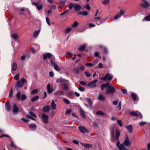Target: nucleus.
I'll return each instance as SVG.
<instances>
[{
  "label": "nucleus",
  "instance_id": "42",
  "mask_svg": "<svg viewBox=\"0 0 150 150\" xmlns=\"http://www.w3.org/2000/svg\"><path fill=\"white\" fill-rule=\"evenodd\" d=\"M20 96H21V93L20 92H18L17 94L16 95V97L19 100L20 99Z\"/></svg>",
  "mask_w": 150,
  "mask_h": 150
},
{
  "label": "nucleus",
  "instance_id": "29",
  "mask_svg": "<svg viewBox=\"0 0 150 150\" xmlns=\"http://www.w3.org/2000/svg\"><path fill=\"white\" fill-rule=\"evenodd\" d=\"M17 67L16 64V63H14L12 66V70L13 71H15Z\"/></svg>",
  "mask_w": 150,
  "mask_h": 150
},
{
  "label": "nucleus",
  "instance_id": "2",
  "mask_svg": "<svg viewBox=\"0 0 150 150\" xmlns=\"http://www.w3.org/2000/svg\"><path fill=\"white\" fill-rule=\"evenodd\" d=\"M115 89L111 85H109L108 87V88L106 90V94L107 95L110 93H113L115 91Z\"/></svg>",
  "mask_w": 150,
  "mask_h": 150
},
{
  "label": "nucleus",
  "instance_id": "36",
  "mask_svg": "<svg viewBox=\"0 0 150 150\" xmlns=\"http://www.w3.org/2000/svg\"><path fill=\"white\" fill-rule=\"evenodd\" d=\"M114 132L115 130L114 128L111 129L110 133L111 136L112 137H114Z\"/></svg>",
  "mask_w": 150,
  "mask_h": 150
},
{
  "label": "nucleus",
  "instance_id": "5",
  "mask_svg": "<svg viewBox=\"0 0 150 150\" xmlns=\"http://www.w3.org/2000/svg\"><path fill=\"white\" fill-rule=\"evenodd\" d=\"M142 1L141 5L142 7L145 8H147L150 7V4L146 0H142Z\"/></svg>",
  "mask_w": 150,
  "mask_h": 150
},
{
  "label": "nucleus",
  "instance_id": "6",
  "mask_svg": "<svg viewBox=\"0 0 150 150\" xmlns=\"http://www.w3.org/2000/svg\"><path fill=\"white\" fill-rule=\"evenodd\" d=\"M26 82V80L24 78H22L20 80H19L17 83V86L20 87L23 86L24 83Z\"/></svg>",
  "mask_w": 150,
  "mask_h": 150
},
{
  "label": "nucleus",
  "instance_id": "46",
  "mask_svg": "<svg viewBox=\"0 0 150 150\" xmlns=\"http://www.w3.org/2000/svg\"><path fill=\"white\" fill-rule=\"evenodd\" d=\"M13 91L11 89L9 93L8 97L9 98H10L12 97L13 96Z\"/></svg>",
  "mask_w": 150,
  "mask_h": 150
},
{
  "label": "nucleus",
  "instance_id": "24",
  "mask_svg": "<svg viewBox=\"0 0 150 150\" xmlns=\"http://www.w3.org/2000/svg\"><path fill=\"white\" fill-rule=\"evenodd\" d=\"M51 106L52 109L53 110H55L56 109V105L54 102V100H53L52 101L51 103Z\"/></svg>",
  "mask_w": 150,
  "mask_h": 150
},
{
  "label": "nucleus",
  "instance_id": "26",
  "mask_svg": "<svg viewBox=\"0 0 150 150\" xmlns=\"http://www.w3.org/2000/svg\"><path fill=\"white\" fill-rule=\"evenodd\" d=\"M98 99L100 100H105V98L102 94H100L98 96Z\"/></svg>",
  "mask_w": 150,
  "mask_h": 150
},
{
  "label": "nucleus",
  "instance_id": "12",
  "mask_svg": "<svg viewBox=\"0 0 150 150\" xmlns=\"http://www.w3.org/2000/svg\"><path fill=\"white\" fill-rule=\"evenodd\" d=\"M68 81V80H66L63 78H60L57 79L56 80V82L57 83H61L62 82H67Z\"/></svg>",
  "mask_w": 150,
  "mask_h": 150
},
{
  "label": "nucleus",
  "instance_id": "15",
  "mask_svg": "<svg viewBox=\"0 0 150 150\" xmlns=\"http://www.w3.org/2000/svg\"><path fill=\"white\" fill-rule=\"evenodd\" d=\"M74 8L75 11H77L80 10L81 7L79 4H76L74 6Z\"/></svg>",
  "mask_w": 150,
  "mask_h": 150
},
{
  "label": "nucleus",
  "instance_id": "51",
  "mask_svg": "<svg viewBox=\"0 0 150 150\" xmlns=\"http://www.w3.org/2000/svg\"><path fill=\"white\" fill-rule=\"evenodd\" d=\"M121 16V15L119 13H118V14H117L114 17V18L115 19H117L119 18H120V17Z\"/></svg>",
  "mask_w": 150,
  "mask_h": 150
},
{
  "label": "nucleus",
  "instance_id": "17",
  "mask_svg": "<svg viewBox=\"0 0 150 150\" xmlns=\"http://www.w3.org/2000/svg\"><path fill=\"white\" fill-rule=\"evenodd\" d=\"M40 30L34 31L33 34V37L34 38H37L38 35L40 33Z\"/></svg>",
  "mask_w": 150,
  "mask_h": 150
},
{
  "label": "nucleus",
  "instance_id": "53",
  "mask_svg": "<svg viewBox=\"0 0 150 150\" xmlns=\"http://www.w3.org/2000/svg\"><path fill=\"white\" fill-rule=\"evenodd\" d=\"M79 83L81 84L83 86H85L87 84L84 81H80Z\"/></svg>",
  "mask_w": 150,
  "mask_h": 150
},
{
  "label": "nucleus",
  "instance_id": "38",
  "mask_svg": "<svg viewBox=\"0 0 150 150\" xmlns=\"http://www.w3.org/2000/svg\"><path fill=\"white\" fill-rule=\"evenodd\" d=\"M26 98L27 97L24 94H23L21 96L20 99L22 100H25Z\"/></svg>",
  "mask_w": 150,
  "mask_h": 150
},
{
  "label": "nucleus",
  "instance_id": "39",
  "mask_svg": "<svg viewBox=\"0 0 150 150\" xmlns=\"http://www.w3.org/2000/svg\"><path fill=\"white\" fill-rule=\"evenodd\" d=\"M117 122L118 124L119 125L120 127H122L123 125V124L121 120H118L117 121Z\"/></svg>",
  "mask_w": 150,
  "mask_h": 150
},
{
  "label": "nucleus",
  "instance_id": "16",
  "mask_svg": "<svg viewBox=\"0 0 150 150\" xmlns=\"http://www.w3.org/2000/svg\"><path fill=\"white\" fill-rule=\"evenodd\" d=\"M29 127L32 130H35L37 128V125L35 124H32L29 126Z\"/></svg>",
  "mask_w": 150,
  "mask_h": 150
},
{
  "label": "nucleus",
  "instance_id": "32",
  "mask_svg": "<svg viewBox=\"0 0 150 150\" xmlns=\"http://www.w3.org/2000/svg\"><path fill=\"white\" fill-rule=\"evenodd\" d=\"M39 96H36L33 97L31 100L32 102H34L38 99L39 98Z\"/></svg>",
  "mask_w": 150,
  "mask_h": 150
},
{
  "label": "nucleus",
  "instance_id": "4",
  "mask_svg": "<svg viewBox=\"0 0 150 150\" xmlns=\"http://www.w3.org/2000/svg\"><path fill=\"white\" fill-rule=\"evenodd\" d=\"M130 114L132 116L139 117L141 118L142 117V114L137 111L131 112H130Z\"/></svg>",
  "mask_w": 150,
  "mask_h": 150
},
{
  "label": "nucleus",
  "instance_id": "40",
  "mask_svg": "<svg viewBox=\"0 0 150 150\" xmlns=\"http://www.w3.org/2000/svg\"><path fill=\"white\" fill-rule=\"evenodd\" d=\"M54 69L57 71H59L60 70V69L59 68L58 65L57 64L54 66Z\"/></svg>",
  "mask_w": 150,
  "mask_h": 150
},
{
  "label": "nucleus",
  "instance_id": "47",
  "mask_svg": "<svg viewBox=\"0 0 150 150\" xmlns=\"http://www.w3.org/2000/svg\"><path fill=\"white\" fill-rule=\"evenodd\" d=\"M26 117L30 119L34 120H35V119L33 117H31L30 116L28 115H26Z\"/></svg>",
  "mask_w": 150,
  "mask_h": 150
},
{
  "label": "nucleus",
  "instance_id": "13",
  "mask_svg": "<svg viewBox=\"0 0 150 150\" xmlns=\"http://www.w3.org/2000/svg\"><path fill=\"white\" fill-rule=\"evenodd\" d=\"M47 92L48 93H51L53 91V86L52 85L48 84L47 86Z\"/></svg>",
  "mask_w": 150,
  "mask_h": 150
},
{
  "label": "nucleus",
  "instance_id": "63",
  "mask_svg": "<svg viewBox=\"0 0 150 150\" xmlns=\"http://www.w3.org/2000/svg\"><path fill=\"white\" fill-rule=\"evenodd\" d=\"M88 14V13L87 11L83 12V16H87Z\"/></svg>",
  "mask_w": 150,
  "mask_h": 150
},
{
  "label": "nucleus",
  "instance_id": "37",
  "mask_svg": "<svg viewBox=\"0 0 150 150\" xmlns=\"http://www.w3.org/2000/svg\"><path fill=\"white\" fill-rule=\"evenodd\" d=\"M78 23L76 21L74 22V23L71 26L75 28L78 25Z\"/></svg>",
  "mask_w": 150,
  "mask_h": 150
},
{
  "label": "nucleus",
  "instance_id": "9",
  "mask_svg": "<svg viewBox=\"0 0 150 150\" xmlns=\"http://www.w3.org/2000/svg\"><path fill=\"white\" fill-rule=\"evenodd\" d=\"M43 119V121L45 123H47L48 122L49 117L47 115H45L44 113H42V116Z\"/></svg>",
  "mask_w": 150,
  "mask_h": 150
},
{
  "label": "nucleus",
  "instance_id": "14",
  "mask_svg": "<svg viewBox=\"0 0 150 150\" xmlns=\"http://www.w3.org/2000/svg\"><path fill=\"white\" fill-rule=\"evenodd\" d=\"M32 3L33 4L36 6L37 8L39 11H40L42 8V6L41 4L38 5V3H35L34 2H33Z\"/></svg>",
  "mask_w": 150,
  "mask_h": 150
},
{
  "label": "nucleus",
  "instance_id": "27",
  "mask_svg": "<svg viewBox=\"0 0 150 150\" xmlns=\"http://www.w3.org/2000/svg\"><path fill=\"white\" fill-rule=\"evenodd\" d=\"M125 146L124 144L122 143L121 144L118 148L120 150H124L126 148L125 147Z\"/></svg>",
  "mask_w": 150,
  "mask_h": 150
},
{
  "label": "nucleus",
  "instance_id": "48",
  "mask_svg": "<svg viewBox=\"0 0 150 150\" xmlns=\"http://www.w3.org/2000/svg\"><path fill=\"white\" fill-rule=\"evenodd\" d=\"M72 111V110L71 109H69L67 110L65 112V114H68L71 112Z\"/></svg>",
  "mask_w": 150,
  "mask_h": 150
},
{
  "label": "nucleus",
  "instance_id": "44",
  "mask_svg": "<svg viewBox=\"0 0 150 150\" xmlns=\"http://www.w3.org/2000/svg\"><path fill=\"white\" fill-rule=\"evenodd\" d=\"M38 89H35L33 90L32 92L31 93L33 94H34L37 93L38 92Z\"/></svg>",
  "mask_w": 150,
  "mask_h": 150
},
{
  "label": "nucleus",
  "instance_id": "7",
  "mask_svg": "<svg viewBox=\"0 0 150 150\" xmlns=\"http://www.w3.org/2000/svg\"><path fill=\"white\" fill-rule=\"evenodd\" d=\"M13 115H15L17 114L19 111V108L16 104H14L13 105Z\"/></svg>",
  "mask_w": 150,
  "mask_h": 150
},
{
  "label": "nucleus",
  "instance_id": "22",
  "mask_svg": "<svg viewBox=\"0 0 150 150\" xmlns=\"http://www.w3.org/2000/svg\"><path fill=\"white\" fill-rule=\"evenodd\" d=\"M80 112L82 116L84 118H86V116L84 111L81 108L80 109Z\"/></svg>",
  "mask_w": 150,
  "mask_h": 150
},
{
  "label": "nucleus",
  "instance_id": "10",
  "mask_svg": "<svg viewBox=\"0 0 150 150\" xmlns=\"http://www.w3.org/2000/svg\"><path fill=\"white\" fill-rule=\"evenodd\" d=\"M97 81L98 80H95L93 81H91L88 83V86L92 87H96V83Z\"/></svg>",
  "mask_w": 150,
  "mask_h": 150
},
{
  "label": "nucleus",
  "instance_id": "41",
  "mask_svg": "<svg viewBox=\"0 0 150 150\" xmlns=\"http://www.w3.org/2000/svg\"><path fill=\"white\" fill-rule=\"evenodd\" d=\"M144 19L146 21H150V15H149L144 17Z\"/></svg>",
  "mask_w": 150,
  "mask_h": 150
},
{
  "label": "nucleus",
  "instance_id": "58",
  "mask_svg": "<svg viewBox=\"0 0 150 150\" xmlns=\"http://www.w3.org/2000/svg\"><path fill=\"white\" fill-rule=\"evenodd\" d=\"M85 8L88 10H90L91 9V8L89 6L88 4H87L86 6H85Z\"/></svg>",
  "mask_w": 150,
  "mask_h": 150
},
{
  "label": "nucleus",
  "instance_id": "33",
  "mask_svg": "<svg viewBox=\"0 0 150 150\" xmlns=\"http://www.w3.org/2000/svg\"><path fill=\"white\" fill-rule=\"evenodd\" d=\"M72 28L71 27L65 29V33L66 34L69 33L71 30Z\"/></svg>",
  "mask_w": 150,
  "mask_h": 150
},
{
  "label": "nucleus",
  "instance_id": "55",
  "mask_svg": "<svg viewBox=\"0 0 150 150\" xmlns=\"http://www.w3.org/2000/svg\"><path fill=\"white\" fill-rule=\"evenodd\" d=\"M10 142H11V143L10 144L11 146L12 147H13L15 149H16V146L13 144V143L11 141H10Z\"/></svg>",
  "mask_w": 150,
  "mask_h": 150
},
{
  "label": "nucleus",
  "instance_id": "11",
  "mask_svg": "<svg viewBox=\"0 0 150 150\" xmlns=\"http://www.w3.org/2000/svg\"><path fill=\"white\" fill-rule=\"evenodd\" d=\"M79 129L80 131L82 133H85L87 132L88 133L89 132L88 131L87 128L83 126H79Z\"/></svg>",
  "mask_w": 150,
  "mask_h": 150
},
{
  "label": "nucleus",
  "instance_id": "23",
  "mask_svg": "<svg viewBox=\"0 0 150 150\" xmlns=\"http://www.w3.org/2000/svg\"><path fill=\"white\" fill-rule=\"evenodd\" d=\"M86 44H85L83 45H81L78 48V50L80 51H83L84 50L85 48Z\"/></svg>",
  "mask_w": 150,
  "mask_h": 150
},
{
  "label": "nucleus",
  "instance_id": "3",
  "mask_svg": "<svg viewBox=\"0 0 150 150\" xmlns=\"http://www.w3.org/2000/svg\"><path fill=\"white\" fill-rule=\"evenodd\" d=\"M112 76L108 73L106 74L104 77H102L100 78V80L103 81H110L112 79Z\"/></svg>",
  "mask_w": 150,
  "mask_h": 150
},
{
  "label": "nucleus",
  "instance_id": "35",
  "mask_svg": "<svg viewBox=\"0 0 150 150\" xmlns=\"http://www.w3.org/2000/svg\"><path fill=\"white\" fill-rule=\"evenodd\" d=\"M63 88L64 90H67L68 89V85L67 83H63Z\"/></svg>",
  "mask_w": 150,
  "mask_h": 150
},
{
  "label": "nucleus",
  "instance_id": "18",
  "mask_svg": "<svg viewBox=\"0 0 150 150\" xmlns=\"http://www.w3.org/2000/svg\"><path fill=\"white\" fill-rule=\"evenodd\" d=\"M51 57V54L49 53H48L46 54H44L43 59L44 60H45L47 59V58H50Z\"/></svg>",
  "mask_w": 150,
  "mask_h": 150
},
{
  "label": "nucleus",
  "instance_id": "28",
  "mask_svg": "<svg viewBox=\"0 0 150 150\" xmlns=\"http://www.w3.org/2000/svg\"><path fill=\"white\" fill-rule=\"evenodd\" d=\"M12 37L14 40L17 39L18 35L16 33H11V34Z\"/></svg>",
  "mask_w": 150,
  "mask_h": 150
},
{
  "label": "nucleus",
  "instance_id": "30",
  "mask_svg": "<svg viewBox=\"0 0 150 150\" xmlns=\"http://www.w3.org/2000/svg\"><path fill=\"white\" fill-rule=\"evenodd\" d=\"M5 108L8 111H9L11 110V108L10 106V105L9 104H6L5 106Z\"/></svg>",
  "mask_w": 150,
  "mask_h": 150
},
{
  "label": "nucleus",
  "instance_id": "1",
  "mask_svg": "<svg viewBox=\"0 0 150 150\" xmlns=\"http://www.w3.org/2000/svg\"><path fill=\"white\" fill-rule=\"evenodd\" d=\"M123 143L125 146H129L131 144V142L129 139V138L127 135H125L124 137V140Z\"/></svg>",
  "mask_w": 150,
  "mask_h": 150
},
{
  "label": "nucleus",
  "instance_id": "31",
  "mask_svg": "<svg viewBox=\"0 0 150 150\" xmlns=\"http://www.w3.org/2000/svg\"><path fill=\"white\" fill-rule=\"evenodd\" d=\"M54 95H64V93H63L62 91H57L55 92L54 93Z\"/></svg>",
  "mask_w": 150,
  "mask_h": 150
},
{
  "label": "nucleus",
  "instance_id": "49",
  "mask_svg": "<svg viewBox=\"0 0 150 150\" xmlns=\"http://www.w3.org/2000/svg\"><path fill=\"white\" fill-rule=\"evenodd\" d=\"M79 69H80L79 67L76 68L74 70L76 74H77L79 72Z\"/></svg>",
  "mask_w": 150,
  "mask_h": 150
},
{
  "label": "nucleus",
  "instance_id": "45",
  "mask_svg": "<svg viewBox=\"0 0 150 150\" xmlns=\"http://www.w3.org/2000/svg\"><path fill=\"white\" fill-rule=\"evenodd\" d=\"M96 113L98 115H103L104 114V113L103 112L101 111H97L96 112Z\"/></svg>",
  "mask_w": 150,
  "mask_h": 150
},
{
  "label": "nucleus",
  "instance_id": "43",
  "mask_svg": "<svg viewBox=\"0 0 150 150\" xmlns=\"http://www.w3.org/2000/svg\"><path fill=\"white\" fill-rule=\"evenodd\" d=\"M78 89L80 91L82 92L84 91L85 90V88L84 87L82 86H80L78 88Z\"/></svg>",
  "mask_w": 150,
  "mask_h": 150
},
{
  "label": "nucleus",
  "instance_id": "19",
  "mask_svg": "<svg viewBox=\"0 0 150 150\" xmlns=\"http://www.w3.org/2000/svg\"><path fill=\"white\" fill-rule=\"evenodd\" d=\"M109 85H110L109 83H107L105 84H103L101 85V88L102 90H104V88H108V87Z\"/></svg>",
  "mask_w": 150,
  "mask_h": 150
},
{
  "label": "nucleus",
  "instance_id": "62",
  "mask_svg": "<svg viewBox=\"0 0 150 150\" xmlns=\"http://www.w3.org/2000/svg\"><path fill=\"white\" fill-rule=\"evenodd\" d=\"M125 12V11H124V10H122L120 11V13H119L121 16Z\"/></svg>",
  "mask_w": 150,
  "mask_h": 150
},
{
  "label": "nucleus",
  "instance_id": "34",
  "mask_svg": "<svg viewBox=\"0 0 150 150\" xmlns=\"http://www.w3.org/2000/svg\"><path fill=\"white\" fill-rule=\"evenodd\" d=\"M131 96L134 101H135L137 99V96L136 95L133 93L131 94Z\"/></svg>",
  "mask_w": 150,
  "mask_h": 150
},
{
  "label": "nucleus",
  "instance_id": "50",
  "mask_svg": "<svg viewBox=\"0 0 150 150\" xmlns=\"http://www.w3.org/2000/svg\"><path fill=\"white\" fill-rule=\"evenodd\" d=\"M63 101L66 104H69L70 103L69 101L67 99H64Z\"/></svg>",
  "mask_w": 150,
  "mask_h": 150
},
{
  "label": "nucleus",
  "instance_id": "20",
  "mask_svg": "<svg viewBox=\"0 0 150 150\" xmlns=\"http://www.w3.org/2000/svg\"><path fill=\"white\" fill-rule=\"evenodd\" d=\"M126 128L130 133H131L132 132L133 128L132 127L131 125H129L126 126Z\"/></svg>",
  "mask_w": 150,
  "mask_h": 150
},
{
  "label": "nucleus",
  "instance_id": "60",
  "mask_svg": "<svg viewBox=\"0 0 150 150\" xmlns=\"http://www.w3.org/2000/svg\"><path fill=\"white\" fill-rule=\"evenodd\" d=\"M46 19L47 23L50 26V20L49 18L48 17H46Z\"/></svg>",
  "mask_w": 150,
  "mask_h": 150
},
{
  "label": "nucleus",
  "instance_id": "54",
  "mask_svg": "<svg viewBox=\"0 0 150 150\" xmlns=\"http://www.w3.org/2000/svg\"><path fill=\"white\" fill-rule=\"evenodd\" d=\"M103 22L102 21V20H100L96 21V23L98 25H99L101 23H102Z\"/></svg>",
  "mask_w": 150,
  "mask_h": 150
},
{
  "label": "nucleus",
  "instance_id": "8",
  "mask_svg": "<svg viewBox=\"0 0 150 150\" xmlns=\"http://www.w3.org/2000/svg\"><path fill=\"white\" fill-rule=\"evenodd\" d=\"M120 135V132L119 131L117 130L116 131V134L115 135V139L117 140H118V142H117L116 145L118 147L119 146H120V142L119 140V137Z\"/></svg>",
  "mask_w": 150,
  "mask_h": 150
},
{
  "label": "nucleus",
  "instance_id": "52",
  "mask_svg": "<svg viewBox=\"0 0 150 150\" xmlns=\"http://www.w3.org/2000/svg\"><path fill=\"white\" fill-rule=\"evenodd\" d=\"M74 6L73 4L72 3H69V8L70 9H71Z\"/></svg>",
  "mask_w": 150,
  "mask_h": 150
},
{
  "label": "nucleus",
  "instance_id": "59",
  "mask_svg": "<svg viewBox=\"0 0 150 150\" xmlns=\"http://www.w3.org/2000/svg\"><path fill=\"white\" fill-rule=\"evenodd\" d=\"M26 58V57L25 55H22L21 57V59L22 61H23Z\"/></svg>",
  "mask_w": 150,
  "mask_h": 150
},
{
  "label": "nucleus",
  "instance_id": "56",
  "mask_svg": "<svg viewBox=\"0 0 150 150\" xmlns=\"http://www.w3.org/2000/svg\"><path fill=\"white\" fill-rule=\"evenodd\" d=\"M4 137H8V138H11V137L9 136L8 135H7V134H3L1 135L0 136V138H2Z\"/></svg>",
  "mask_w": 150,
  "mask_h": 150
},
{
  "label": "nucleus",
  "instance_id": "21",
  "mask_svg": "<svg viewBox=\"0 0 150 150\" xmlns=\"http://www.w3.org/2000/svg\"><path fill=\"white\" fill-rule=\"evenodd\" d=\"M81 144L82 146L86 148H91L92 146V145L91 144H88L81 143Z\"/></svg>",
  "mask_w": 150,
  "mask_h": 150
},
{
  "label": "nucleus",
  "instance_id": "64",
  "mask_svg": "<svg viewBox=\"0 0 150 150\" xmlns=\"http://www.w3.org/2000/svg\"><path fill=\"white\" fill-rule=\"evenodd\" d=\"M88 102L89 104V105L92 107V101H91V99H88Z\"/></svg>",
  "mask_w": 150,
  "mask_h": 150
},
{
  "label": "nucleus",
  "instance_id": "61",
  "mask_svg": "<svg viewBox=\"0 0 150 150\" xmlns=\"http://www.w3.org/2000/svg\"><path fill=\"white\" fill-rule=\"evenodd\" d=\"M110 0H104L103 2V3L104 4H107L108 3Z\"/></svg>",
  "mask_w": 150,
  "mask_h": 150
},
{
  "label": "nucleus",
  "instance_id": "25",
  "mask_svg": "<svg viewBox=\"0 0 150 150\" xmlns=\"http://www.w3.org/2000/svg\"><path fill=\"white\" fill-rule=\"evenodd\" d=\"M50 107L49 106L46 105L43 108V111L44 112H47L49 111Z\"/></svg>",
  "mask_w": 150,
  "mask_h": 150
},
{
  "label": "nucleus",
  "instance_id": "57",
  "mask_svg": "<svg viewBox=\"0 0 150 150\" xmlns=\"http://www.w3.org/2000/svg\"><path fill=\"white\" fill-rule=\"evenodd\" d=\"M19 74H17L14 77V79L16 80H18L19 79Z\"/></svg>",
  "mask_w": 150,
  "mask_h": 150
}]
</instances>
